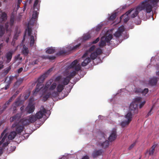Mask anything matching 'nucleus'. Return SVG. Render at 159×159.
Returning <instances> with one entry per match:
<instances>
[{"label":"nucleus","mask_w":159,"mask_h":159,"mask_svg":"<svg viewBox=\"0 0 159 159\" xmlns=\"http://www.w3.org/2000/svg\"><path fill=\"white\" fill-rule=\"evenodd\" d=\"M79 60H75L68 66L66 70L64 72V75L66 76L62 80V84L60 81L51 84L52 80L48 81L45 85L42 83L44 80V75H42L38 79V83L35 90L33 91L34 95L39 92L41 96L43 97V100L45 101L51 96L56 97L59 95L64 89V86L69 83L71 78L76 74V72L81 70V66L79 62Z\"/></svg>","instance_id":"nucleus-1"},{"label":"nucleus","mask_w":159,"mask_h":159,"mask_svg":"<svg viewBox=\"0 0 159 159\" xmlns=\"http://www.w3.org/2000/svg\"><path fill=\"white\" fill-rule=\"evenodd\" d=\"M142 11H143L146 14L152 12L147 0H143L137 6L130 9L120 17V19H123L125 22H126L130 18H134L136 17L139 13Z\"/></svg>","instance_id":"nucleus-2"},{"label":"nucleus","mask_w":159,"mask_h":159,"mask_svg":"<svg viewBox=\"0 0 159 159\" xmlns=\"http://www.w3.org/2000/svg\"><path fill=\"white\" fill-rule=\"evenodd\" d=\"M140 103L139 107L141 108L145 104V101H142V98L139 97L134 99L130 104L127 113L125 115V120L120 124L122 127H124L127 126L132 120V115L138 113V105Z\"/></svg>","instance_id":"nucleus-3"},{"label":"nucleus","mask_w":159,"mask_h":159,"mask_svg":"<svg viewBox=\"0 0 159 159\" xmlns=\"http://www.w3.org/2000/svg\"><path fill=\"white\" fill-rule=\"evenodd\" d=\"M95 45H93L90 47L89 50L86 51L82 57L83 61L82 62L81 66H85L91 61V60L95 59L97 56L102 53V51L100 48L96 49L95 51H93L95 49Z\"/></svg>","instance_id":"nucleus-4"},{"label":"nucleus","mask_w":159,"mask_h":159,"mask_svg":"<svg viewBox=\"0 0 159 159\" xmlns=\"http://www.w3.org/2000/svg\"><path fill=\"white\" fill-rule=\"evenodd\" d=\"M7 19V16L4 12H2L0 10V37H2L5 33L6 31L9 34L11 33L12 26L14 21L13 17H11L9 23L4 24Z\"/></svg>","instance_id":"nucleus-5"},{"label":"nucleus","mask_w":159,"mask_h":159,"mask_svg":"<svg viewBox=\"0 0 159 159\" xmlns=\"http://www.w3.org/2000/svg\"><path fill=\"white\" fill-rule=\"evenodd\" d=\"M6 130H5L1 134V138H3L0 141V146L2 144L3 147H6L8 145L10 142V140L13 139L16 135L15 132H11L8 137L5 134Z\"/></svg>","instance_id":"nucleus-6"},{"label":"nucleus","mask_w":159,"mask_h":159,"mask_svg":"<svg viewBox=\"0 0 159 159\" xmlns=\"http://www.w3.org/2000/svg\"><path fill=\"white\" fill-rule=\"evenodd\" d=\"M125 30V28L123 25H121L118 28L117 30L114 34L117 40L119 39L121 37H123L124 39H126L128 38V36L126 35L125 36V34H126L127 33Z\"/></svg>","instance_id":"nucleus-7"},{"label":"nucleus","mask_w":159,"mask_h":159,"mask_svg":"<svg viewBox=\"0 0 159 159\" xmlns=\"http://www.w3.org/2000/svg\"><path fill=\"white\" fill-rule=\"evenodd\" d=\"M112 35L111 34L109 33V31H108L105 36H102L101 38V41L99 43V46L100 47H102L106 45V43L110 44V41L112 39Z\"/></svg>","instance_id":"nucleus-8"},{"label":"nucleus","mask_w":159,"mask_h":159,"mask_svg":"<svg viewBox=\"0 0 159 159\" xmlns=\"http://www.w3.org/2000/svg\"><path fill=\"white\" fill-rule=\"evenodd\" d=\"M98 137L99 139V145H100L104 148H106L108 146L109 142L105 140L106 138L107 137L105 134L103 133L100 134L98 136Z\"/></svg>","instance_id":"nucleus-9"},{"label":"nucleus","mask_w":159,"mask_h":159,"mask_svg":"<svg viewBox=\"0 0 159 159\" xmlns=\"http://www.w3.org/2000/svg\"><path fill=\"white\" fill-rule=\"evenodd\" d=\"M37 120L35 115H31L26 118L23 119L21 120V122L23 125H25L30 123H33Z\"/></svg>","instance_id":"nucleus-10"},{"label":"nucleus","mask_w":159,"mask_h":159,"mask_svg":"<svg viewBox=\"0 0 159 159\" xmlns=\"http://www.w3.org/2000/svg\"><path fill=\"white\" fill-rule=\"evenodd\" d=\"M38 3V0H35L33 7L34 11L32 15V19L33 20V19H36L38 16L39 13L38 11L39 10V6Z\"/></svg>","instance_id":"nucleus-11"},{"label":"nucleus","mask_w":159,"mask_h":159,"mask_svg":"<svg viewBox=\"0 0 159 159\" xmlns=\"http://www.w3.org/2000/svg\"><path fill=\"white\" fill-rule=\"evenodd\" d=\"M152 12L155 11L158 6L159 0H147Z\"/></svg>","instance_id":"nucleus-12"},{"label":"nucleus","mask_w":159,"mask_h":159,"mask_svg":"<svg viewBox=\"0 0 159 159\" xmlns=\"http://www.w3.org/2000/svg\"><path fill=\"white\" fill-rule=\"evenodd\" d=\"M46 111L44 108L43 107L41 106L40 108V110L35 114V116L37 119H40L43 118L44 116L45 115V114L46 113Z\"/></svg>","instance_id":"nucleus-13"},{"label":"nucleus","mask_w":159,"mask_h":159,"mask_svg":"<svg viewBox=\"0 0 159 159\" xmlns=\"http://www.w3.org/2000/svg\"><path fill=\"white\" fill-rule=\"evenodd\" d=\"M117 137L116 129L114 128L111 131L110 134L108 137V140L110 142L114 141Z\"/></svg>","instance_id":"nucleus-14"},{"label":"nucleus","mask_w":159,"mask_h":159,"mask_svg":"<svg viewBox=\"0 0 159 159\" xmlns=\"http://www.w3.org/2000/svg\"><path fill=\"white\" fill-rule=\"evenodd\" d=\"M24 125L21 122V121L19 122V124L18 125L16 124H13L12 126V128L16 127V130L17 133H20L21 132L23 129V126Z\"/></svg>","instance_id":"nucleus-15"},{"label":"nucleus","mask_w":159,"mask_h":159,"mask_svg":"<svg viewBox=\"0 0 159 159\" xmlns=\"http://www.w3.org/2000/svg\"><path fill=\"white\" fill-rule=\"evenodd\" d=\"M34 110V105L29 103L25 109V111L29 113L33 112Z\"/></svg>","instance_id":"nucleus-16"},{"label":"nucleus","mask_w":159,"mask_h":159,"mask_svg":"<svg viewBox=\"0 0 159 159\" xmlns=\"http://www.w3.org/2000/svg\"><path fill=\"white\" fill-rule=\"evenodd\" d=\"M158 80L159 79H158L156 77H153L150 80L149 83L151 85H156L157 83Z\"/></svg>","instance_id":"nucleus-17"},{"label":"nucleus","mask_w":159,"mask_h":159,"mask_svg":"<svg viewBox=\"0 0 159 159\" xmlns=\"http://www.w3.org/2000/svg\"><path fill=\"white\" fill-rule=\"evenodd\" d=\"M135 91L136 93L141 92L143 95H145L148 92V89H145L143 91L140 88H138L135 89Z\"/></svg>","instance_id":"nucleus-18"},{"label":"nucleus","mask_w":159,"mask_h":159,"mask_svg":"<svg viewBox=\"0 0 159 159\" xmlns=\"http://www.w3.org/2000/svg\"><path fill=\"white\" fill-rule=\"evenodd\" d=\"M13 52V51H10L7 52L6 56V58L7 59V62H9L11 60L12 58V54Z\"/></svg>","instance_id":"nucleus-19"},{"label":"nucleus","mask_w":159,"mask_h":159,"mask_svg":"<svg viewBox=\"0 0 159 159\" xmlns=\"http://www.w3.org/2000/svg\"><path fill=\"white\" fill-rule=\"evenodd\" d=\"M102 152V151L101 150L98 151H95L93 152L92 155L93 157L95 158L98 156L101 155Z\"/></svg>","instance_id":"nucleus-20"},{"label":"nucleus","mask_w":159,"mask_h":159,"mask_svg":"<svg viewBox=\"0 0 159 159\" xmlns=\"http://www.w3.org/2000/svg\"><path fill=\"white\" fill-rule=\"evenodd\" d=\"M55 52V49L54 48L51 47L47 48L46 52L48 54H52Z\"/></svg>","instance_id":"nucleus-21"},{"label":"nucleus","mask_w":159,"mask_h":159,"mask_svg":"<svg viewBox=\"0 0 159 159\" xmlns=\"http://www.w3.org/2000/svg\"><path fill=\"white\" fill-rule=\"evenodd\" d=\"M90 37L91 36L90 34L89 33H87L86 34L84 35L82 41H84L87 40L90 38Z\"/></svg>","instance_id":"nucleus-22"},{"label":"nucleus","mask_w":159,"mask_h":159,"mask_svg":"<svg viewBox=\"0 0 159 159\" xmlns=\"http://www.w3.org/2000/svg\"><path fill=\"white\" fill-rule=\"evenodd\" d=\"M23 53L25 55H26L28 54L29 51L28 50V48L25 47V45L23 46V49L22 51Z\"/></svg>","instance_id":"nucleus-23"},{"label":"nucleus","mask_w":159,"mask_h":159,"mask_svg":"<svg viewBox=\"0 0 159 159\" xmlns=\"http://www.w3.org/2000/svg\"><path fill=\"white\" fill-rule=\"evenodd\" d=\"M31 29L28 27L27 29H26L25 30L24 36H25L26 35H28V36H30L31 34Z\"/></svg>","instance_id":"nucleus-24"},{"label":"nucleus","mask_w":159,"mask_h":159,"mask_svg":"<svg viewBox=\"0 0 159 159\" xmlns=\"http://www.w3.org/2000/svg\"><path fill=\"white\" fill-rule=\"evenodd\" d=\"M156 146V145H153L151 148V149L149 150V154L150 155H152L153 154L155 148Z\"/></svg>","instance_id":"nucleus-25"},{"label":"nucleus","mask_w":159,"mask_h":159,"mask_svg":"<svg viewBox=\"0 0 159 159\" xmlns=\"http://www.w3.org/2000/svg\"><path fill=\"white\" fill-rule=\"evenodd\" d=\"M80 44H79L75 45V46H74L73 47H72L70 46H69L68 47V48L70 50H75L78 47H79L80 46Z\"/></svg>","instance_id":"nucleus-26"},{"label":"nucleus","mask_w":159,"mask_h":159,"mask_svg":"<svg viewBox=\"0 0 159 159\" xmlns=\"http://www.w3.org/2000/svg\"><path fill=\"white\" fill-rule=\"evenodd\" d=\"M34 43V37L33 36H31L30 37V46H32Z\"/></svg>","instance_id":"nucleus-27"},{"label":"nucleus","mask_w":159,"mask_h":159,"mask_svg":"<svg viewBox=\"0 0 159 159\" xmlns=\"http://www.w3.org/2000/svg\"><path fill=\"white\" fill-rule=\"evenodd\" d=\"M116 16V13H113L109 18V20H113L115 18Z\"/></svg>","instance_id":"nucleus-28"},{"label":"nucleus","mask_w":159,"mask_h":159,"mask_svg":"<svg viewBox=\"0 0 159 159\" xmlns=\"http://www.w3.org/2000/svg\"><path fill=\"white\" fill-rule=\"evenodd\" d=\"M18 119V118L17 117V116H15L11 117L10 119V120L11 122L14 121H16Z\"/></svg>","instance_id":"nucleus-29"},{"label":"nucleus","mask_w":159,"mask_h":159,"mask_svg":"<svg viewBox=\"0 0 159 159\" xmlns=\"http://www.w3.org/2000/svg\"><path fill=\"white\" fill-rule=\"evenodd\" d=\"M102 24H100L98 25L96 27V30L97 31H99L100 30L101 27H102Z\"/></svg>","instance_id":"nucleus-30"},{"label":"nucleus","mask_w":159,"mask_h":159,"mask_svg":"<svg viewBox=\"0 0 159 159\" xmlns=\"http://www.w3.org/2000/svg\"><path fill=\"white\" fill-rule=\"evenodd\" d=\"M136 143V141H135L134 143H133L129 147L128 149L129 150H130L132 149L135 145V144Z\"/></svg>","instance_id":"nucleus-31"},{"label":"nucleus","mask_w":159,"mask_h":159,"mask_svg":"<svg viewBox=\"0 0 159 159\" xmlns=\"http://www.w3.org/2000/svg\"><path fill=\"white\" fill-rule=\"evenodd\" d=\"M5 147H3L2 146V144L1 146H0V155H1L2 153L3 148Z\"/></svg>","instance_id":"nucleus-32"},{"label":"nucleus","mask_w":159,"mask_h":159,"mask_svg":"<svg viewBox=\"0 0 159 159\" xmlns=\"http://www.w3.org/2000/svg\"><path fill=\"white\" fill-rule=\"evenodd\" d=\"M15 59L17 60H21L22 59V58L20 57V55L18 54L16 57H15Z\"/></svg>","instance_id":"nucleus-33"},{"label":"nucleus","mask_w":159,"mask_h":159,"mask_svg":"<svg viewBox=\"0 0 159 159\" xmlns=\"http://www.w3.org/2000/svg\"><path fill=\"white\" fill-rule=\"evenodd\" d=\"M99 40V38H98L92 42V43L95 44L97 43Z\"/></svg>","instance_id":"nucleus-34"},{"label":"nucleus","mask_w":159,"mask_h":159,"mask_svg":"<svg viewBox=\"0 0 159 159\" xmlns=\"http://www.w3.org/2000/svg\"><path fill=\"white\" fill-rule=\"evenodd\" d=\"M48 58L49 60H52L55 59V57L54 56H49Z\"/></svg>","instance_id":"nucleus-35"},{"label":"nucleus","mask_w":159,"mask_h":159,"mask_svg":"<svg viewBox=\"0 0 159 159\" xmlns=\"http://www.w3.org/2000/svg\"><path fill=\"white\" fill-rule=\"evenodd\" d=\"M23 69L22 67H21L18 70V73H20L22 70Z\"/></svg>","instance_id":"nucleus-36"},{"label":"nucleus","mask_w":159,"mask_h":159,"mask_svg":"<svg viewBox=\"0 0 159 159\" xmlns=\"http://www.w3.org/2000/svg\"><path fill=\"white\" fill-rule=\"evenodd\" d=\"M3 47V45L2 44H0V55H2V51H1V49H2V48Z\"/></svg>","instance_id":"nucleus-37"},{"label":"nucleus","mask_w":159,"mask_h":159,"mask_svg":"<svg viewBox=\"0 0 159 159\" xmlns=\"http://www.w3.org/2000/svg\"><path fill=\"white\" fill-rule=\"evenodd\" d=\"M24 106H22L20 107V110H21V112L23 113V112H24Z\"/></svg>","instance_id":"nucleus-38"},{"label":"nucleus","mask_w":159,"mask_h":159,"mask_svg":"<svg viewBox=\"0 0 159 159\" xmlns=\"http://www.w3.org/2000/svg\"><path fill=\"white\" fill-rule=\"evenodd\" d=\"M18 36V35L17 34H16L14 36V39H16Z\"/></svg>","instance_id":"nucleus-39"},{"label":"nucleus","mask_w":159,"mask_h":159,"mask_svg":"<svg viewBox=\"0 0 159 159\" xmlns=\"http://www.w3.org/2000/svg\"><path fill=\"white\" fill-rule=\"evenodd\" d=\"M82 159H89V157L88 156H86L83 157Z\"/></svg>","instance_id":"nucleus-40"},{"label":"nucleus","mask_w":159,"mask_h":159,"mask_svg":"<svg viewBox=\"0 0 159 159\" xmlns=\"http://www.w3.org/2000/svg\"><path fill=\"white\" fill-rule=\"evenodd\" d=\"M3 67V65H2V62H0V69L2 68Z\"/></svg>","instance_id":"nucleus-41"},{"label":"nucleus","mask_w":159,"mask_h":159,"mask_svg":"<svg viewBox=\"0 0 159 159\" xmlns=\"http://www.w3.org/2000/svg\"><path fill=\"white\" fill-rule=\"evenodd\" d=\"M152 108L151 110L150 111L148 112V116H149L150 115H151V112L152 111Z\"/></svg>","instance_id":"nucleus-42"},{"label":"nucleus","mask_w":159,"mask_h":159,"mask_svg":"<svg viewBox=\"0 0 159 159\" xmlns=\"http://www.w3.org/2000/svg\"><path fill=\"white\" fill-rule=\"evenodd\" d=\"M12 148L11 149V151H14L15 150L16 148V147L13 146Z\"/></svg>","instance_id":"nucleus-43"},{"label":"nucleus","mask_w":159,"mask_h":159,"mask_svg":"<svg viewBox=\"0 0 159 159\" xmlns=\"http://www.w3.org/2000/svg\"><path fill=\"white\" fill-rule=\"evenodd\" d=\"M9 85H7V86H5V89H7L9 88Z\"/></svg>","instance_id":"nucleus-44"},{"label":"nucleus","mask_w":159,"mask_h":159,"mask_svg":"<svg viewBox=\"0 0 159 159\" xmlns=\"http://www.w3.org/2000/svg\"><path fill=\"white\" fill-rule=\"evenodd\" d=\"M61 79V77L60 76H58L56 78V80H59Z\"/></svg>","instance_id":"nucleus-45"},{"label":"nucleus","mask_w":159,"mask_h":159,"mask_svg":"<svg viewBox=\"0 0 159 159\" xmlns=\"http://www.w3.org/2000/svg\"><path fill=\"white\" fill-rule=\"evenodd\" d=\"M126 7V5H124V6L122 7V8L123 9L125 8Z\"/></svg>","instance_id":"nucleus-46"},{"label":"nucleus","mask_w":159,"mask_h":159,"mask_svg":"<svg viewBox=\"0 0 159 159\" xmlns=\"http://www.w3.org/2000/svg\"><path fill=\"white\" fill-rule=\"evenodd\" d=\"M19 102H16L15 103V105H16V106H18V104H19Z\"/></svg>","instance_id":"nucleus-47"},{"label":"nucleus","mask_w":159,"mask_h":159,"mask_svg":"<svg viewBox=\"0 0 159 159\" xmlns=\"http://www.w3.org/2000/svg\"><path fill=\"white\" fill-rule=\"evenodd\" d=\"M156 75H157L159 76V71L157 72Z\"/></svg>","instance_id":"nucleus-48"},{"label":"nucleus","mask_w":159,"mask_h":159,"mask_svg":"<svg viewBox=\"0 0 159 159\" xmlns=\"http://www.w3.org/2000/svg\"><path fill=\"white\" fill-rule=\"evenodd\" d=\"M9 41V39H7L6 40V42L7 43Z\"/></svg>","instance_id":"nucleus-49"},{"label":"nucleus","mask_w":159,"mask_h":159,"mask_svg":"<svg viewBox=\"0 0 159 159\" xmlns=\"http://www.w3.org/2000/svg\"><path fill=\"white\" fill-rule=\"evenodd\" d=\"M23 81V79H19V80L18 81V82L19 81Z\"/></svg>","instance_id":"nucleus-50"},{"label":"nucleus","mask_w":159,"mask_h":159,"mask_svg":"<svg viewBox=\"0 0 159 159\" xmlns=\"http://www.w3.org/2000/svg\"><path fill=\"white\" fill-rule=\"evenodd\" d=\"M22 1V0H18V2L19 3H20Z\"/></svg>","instance_id":"nucleus-51"},{"label":"nucleus","mask_w":159,"mask_h":159,"mask_svg":"<svg viewBox=\"0 0 159 159\" xmlns=\"http://www.w3.org/2000/svg\"><path fill=\"white\" fill-rule=\"evenodd\" d=\"M100 117H101V116H99V118Z\"/></svg>","instance_id":"nucleus-52"},{"label":"nucleus","mask_w":159,"mask_h":159,"mask_svg":"<svg viewBox=\"0 0 159 159\" xmlns=\"http://www.w3.org/2000/svg\"><path fill=\"white\" fill-rule=\"evenodd\" d=\"M122 90H124V89H122Z\"/></svg>","instance_id":"nucleus-53"}]
</instances>
